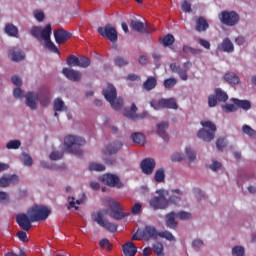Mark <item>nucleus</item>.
Listing matches in <instances>:
<instances>
[{"mask_svg": "<svg viewBox=\"0 0 256 256\" xmlns=\"http://www.w3.org/2000/svg\"><path fill=\"white\" fill-rule=\"evenodd\" d=\"M102 95L115 111H119L123 108V98L117 97V89L113 84H108L107 87L102 90Z\"/></svg>", "mask_w": 256, "mask_h": 256, "instance_id": "obj_1", "label": "nucleus"}, {"mask_svg": "<svg viewBox=\"0 0 256 256\" xmlns=\"http://www.w3.org/2000/svg\"><path fill=\"white\" fill-rule=\"evenodd\" d=\"M87 142L85 139L79 136L68 135L64 138V145L68 153H73V155H83V149L81 147L85 146Z\"/></svg>", "mask_w": 256, "mask_h": 256, "instance_id": "obj_2", "label": "nucleus"}, {"mask_svg": "<svg viewBox=\"0 0 256 256\" xmlns=\"http://www.w3.org/2000/svg\"><path fill=\"white\" fill-rule=\"evenodd\" d=\"M27 214L31 216V220L34 223L47 221L49 215H51V210L43 205H34L27 211Z\"/></svg>", "mask_w": 256, "mask_h": 256, "instance_id": "obj_3", "label": "nucleus"}, {"mask_svg": "<svg viewBox=\"0 0 256 256\" xmlns=\"http://www.w3.org/2000/svg\"><path fill=\"white\" fill-rule=\"evenodd\" d=\"M202 129L197 133L199 139H203L207 143H211L215 139V131H217V126L211 121H201ZM209 129V130H205Z\"/></svg>", "mask_w": 256, "mask_h": 256, "instance_id": "obj_4", "label": "nucleus"}, {"mask_svg": "<svg viewBox=\"0 0 256 256\" xmlns=\"http://www.w3.org/2000/svg\"><path fill=\"white\" fill-rule=\"evenodd\" d=\"M107 215V211L105 210H100L96 213L92 214V220L97 223L100 227H103L106 231H109L110 233H116L117 231V224L111 223L103 217Z\"/></svg>", "mask_w": 256, "mask_h": 256, "instance_id": "obj_5", "label": "nucleus"}, {"mask_svg": "<svg viewBox=\"0 0 256 256\" xmlns=\"http://www.w3.org/2000/svg\"><path fill=\"white\" fill-rule=\"evenodd\" d=\"M98 34L104 39H108L112 43H115L119 37L117 36V29L111 24H106L105 26H100L97 28Z\"/></svg>", "mask_w": 256, "mask_h": 256, "instance_id": "obj_6", "label": "nucleus"}, {"mask_svg": "<svg viewBox=\"0 0 256 256\" xmlns=\"http://www.w3.org/2000/svg\"><path fill=\"white\" fill-rule=\"evenodd\" d=\"M219 19L223 25H227V27H234L239 23V14L235 11H222L219 15Z\"/></svg>", "mask_w": 256, "mask_h": 256, "instance_id": "obj_7", "label": "nucleus"}, {"mask_svg": "<svg viewBox=\"0 0 256 256\" xmlns=\"http://www.w3.org/2000/svg\"><path fill=\"white\" fill-rule=\"evenodd\" d=\"M191 65H193L191 62H185L181 68V65L178 63H171L170 69L172 73H177L182 81H187V79H189L187 72L191 69Z\"/></svg>", "mask_w": 256, "mask_h": 256, "instance_id": "obj_8", "label": "nucleus"}, {"mask_svg": "<svg viewBox=\"0 0 256 256\" xmlns=\"http://www.w3.org/2000/svg\"><path fill=\"white\" fill-rule=\"evenodd\" d=\"M100 181L104 183V185H108V187H116V189H123L125 186L119 176L115 174H104L100 177Z\"/></svg>", "mask_w": 256, "mask_h": 256, "instance_id": "obj_9", "label": "nucleus"}, {"mask_svg": "<svg viewBox=\"0 0 256 256\" xmlns=\"http://www.w3.org/2000/svg\"><path fill=\"white\" fill-rule=\"evenodd\" d=\"M229 99V95L225 91H223L221 88L215 89V95H210L208 97V105L209 107H217V101L220 103H226V101Z\"/></svg>", "mask_w": 256, "mask_h": 256, "instance_id": "obj_10", "label": "nucleus"}, {"mask_svg": "<svg viewBox=\"0 0 256 256\" xmlns=\"http://www.w3.org/2000/svg\"><path fill=\"white\" fill-rule=\"evenodd\" d=\"M109 217L114 219L115 221H121V219H125V217H129V213L123 212V206H121L118 202H113L110 204V212Z\"/></svg>", "mask_w": 256, "mask_h": 256, "instance_id": "obj_11", "label": "nucleus"}, {"mask_svg": "<svg viewBox=\"0 0 256 256\" xmlns=\"http://www.w3.org/2000/svg\"><path fill=\"white\" fill-rule=\"evenodd\" d=\"M52 31L51 24H47L42 32L43 41H45L46 48L49 49V51H52V53H59V49L55 46L53 41H51Z\"/></svg>", "mask_w": 256, "mask_h": 256, "instance_id": "obj_12", "label": "nucleus"}, {"mask_svg": "<svg viewBox=\"0 0 256 256\" xmlns=\"http://www.w3.org/2000/svg\"><path fill=\"white\" fill-rule=\"evenodd\" d=\"M16 223L23 231H29L33 227L32 223H35V221L31 219V215L20 213L16 216Z\"/></svg>", "mask_w": 256, "mask_h": 256, "instance_id": "obj_13", "label": "nucleus"}, {"mask_svg": "<svg viewBox=\"0 0 256 256\" xmlns=\"http://www.w3.org/2000/svg\"><path fill=\"white\" fill-rule=\"evenodd\" d=\"M150 207L154 209V211H157L159 209H167L169 207V200L165 198V196H155L153 197L149 202Z\"/></svg>", "mask_w": 256, "mask_h": 256, "instance_id": "obj_14", "label": "nucleus"}, {"mask_svg": "<svg viewBox=\"0 0 256 256\" xmlns=\"http://www.w3.org/2000/svg\"><path fill=\"white\" fill-rule=\"evenodd\" d=\"M123 115L128 119H133V121H137V119H145V117H147V111H144L142 114L137 115V105L133 103L131 105V108L124 109Z\"/></svg>", "mask_w": 256, "mask_h": 256, "instance_id": "obj_15", "label": "nucleus"}, {"mask_svg": "<svg viewBox=\"0 0 256 256\" xmlns=\"http://www.w3.org/2000/svg\"><path fill=\"white\" fill-rule=\"evenodd\" d=\"M156 166H157V163L153 158H145L140 163V168L142 170V173H144V175H153V171H155Z\"/></svg>", "mask_w": 256, "mask_h": 256, "instance_id": "obj_16", "label": "nucleus"}, {"mask_svg": "<svg viewBox=\"0 0 256 256\" xmlns=\"http://www.w3.org/2000/svg\"><path fill=\"white\" fill-rule=\"evenodd\" d=\"M70 37H73V34L63 28H58L54 31V39L57 45H63V43L69 41Z\"/></svg>", "mask_w": 256, "mask_h": 256, "instance_id": "obj_17", "label": "nucleus"}, {"mask_svg": "<svg viewBox=\"0 0 256 256\" xmlns=\"http://www.w3.org/2000/svg\"><path fill=\"white\" fill-rule=\"evenodd\" d=\"M62 74L64 75V77H66V79L72 81L73 83L81 81L83 77V74H81L80 71L74 70L72 68H63Z\"/></svg>", "mask_w": 256, "mask_h": 256, "instance_id": "obj_18", "label": "nucleus"}, {"mask_svg": "<svg viewBox=\"0 0 256 256\" xmlns=\"http://www.w3.org/2000/svg\"><path fill=\"white\" fill-rule=\"evenodd\" d=\"M17 183H19V176L16 174L4 175L0 178V187H9L10 185H17Z\"/></svg>", "mask_w": 256, "mask_h": 256, "instance_id": "obj_19", "label": "nucleus"}, {"mask_svg": "<svg viewBox=\"0 0 256 256\" xmlns=\"http://www.w3.org/2000/svg\"><path fill=\"white\" fill-rule=\"evenodd\" d=\"M158 106H160L161 109H178L179 107L175 98H161L158 101Z\"/></svg>", "mask_w": 256, "mask_h": 256, "instance_id": "obj_20", "label": "nucleus"}, {"mask_svg": "<svg viewBox=\"0 0 256 256\" xmlns=\"http://www.w3.org/2000/svg\"><path fill=\"white\" fill-rule=\"evenodd\" d=\"M165 219L166 227H168V229H172L173 231H175V229H177V227L179 226V223L175 221V219H177V213H175L174 211L166 214Z\"/></svg>", "mask_w": 256, "mask_h": 256, "instance_id": "obj_21", "label": "nucleus"}, {"mask_svg": "<svg viewBox=\"0 0 256 256\" xmlns=\"http://www.w3.org/2000/svg\"><path fill=\"white\" fill-rule=\"evenodd\" d=\"M39 100V95L35 92H28L26 94V105L30 109H37V101Z\"/></svg>", "mask_w": 256, "mask_h": 256, "instance_id": "obj_22", "label": "nucleus"}, {"mask_svg": "<svg viewBox=\"0 0 256 256\" xmlns=\"http://www.w3.org/2000/svg\"><path fill=\"white\" fill-rule=\"evenodd\" d=\"M9 55L12 61H23L25 59V53L18 47L10 48Z\"/></svg>", "mask_w": 256, "mask_h": 256, "instance_id": "obj_23", "label": "nucleus"}, {"mask_svg": "<svg viewBox=\"0 0 256 256\" xmlns=\"http://www.w3.org/2000/svg\"><path fill=\"white\" fill-rule=\"evenodd\" d=\"M218 49L220 51H224V53H233L235 51V46L231 39L225 38L220 45H218Z\"/></svg>", "mask_w": 256, "mask_h": 256, "instance_id": "obj_24", "label": "nucleus"}, {"mask_svg": "<svg viewBox=\"0 0 256 256\" xmlns=\"http://www.w3.org/2000/svg\"><path fill=\"white\" fill-rule=\"evenodd\" d=\"M122 251L125 256H135L137 255V246L133 242H126L122 246Z\"/></svg>", "mask_w": 256, "mask_h": 256, "instance_id": "obj_25", "label": "nucleus"}, {"mask_svg": "<svg viewBox=\"0 0 256 256\" xmlns=\"http://www.w3.org/2000/svg\"><path fill=\"white\" fill-rule=\"evenodd\" d=\"M167 129H169L168 122H161L157 125V133L158 135L164 139V141H169V135H167Z\"/></svg>", "mask_w": 256, "mask_h": 256, "instance_id": "obj_26", "label": "nucleus"}, {"mask_svg": "<svg viewBox=\"0 0 256 256\" xmlns=\"http://www.w3.org/2000/svg\"><path fill=\"white\" fill-rule=\"evenodd\" d=\"M209 27V22H207V19H205V17L200 16L197 20H196V26H195V30L198 33H203L205 32Z\"/></svg>", "mask_w": 256, "mask_h": 256, "instance_id": "obj_27", "label": "nucleus"}, {"mask_svg": "<svg viewBox=\"0 0 256 256\" xmlns=\"http://www.w3.org/2000/svg\"><path fill=\"white\" fill-rule=\"evenodd\" d=\"M230 101L236 105L237 109H243L244 111H249V109H251V102L249 100L231 98Z\"/></svg>", "mask_w": 256, "mask_h": 256, "instance_id": "obj_28", "label": "nucleus"}, {"mask_svg": "<svg viewBox=\"0 0 256 256\" xmlns=\"http://www.w3.org/2000/svg\"><path fill=\"white\" fill-rule=\"evenodd\" d=\"M122 148H123V143L116 141L106 146V152L109 153V155H115V153H119V151H121Z\"/></svg>", "mask_w": 256, "mask_h": 256, "instance_id": "obj_29", "label": "nucleus"}, {"mask_svg": "<svg viewBox=\"0 0 256 256\" xmlns=\"http://www.w3.org/2000/svg\"><path fill=\"white\" fill-rule=\"evenodd\" d=\"M144 237L147 239H159V232L154 226H146L144 229Z\"/></svg>", "mask_w": 256, "mask_h": 256, "instance_id": "obj_30", "label": "nucleus"}, {"mask_svg": "<svg viewBox=\"0 0 256 256\" xmlns=\"http://www.w3.org/2000/svg\"><path fill=\"white\" fill-rule=\"evenodd\" d=\"M4 31L8 37H19V29L11 23L5 25Z\"/></svg>", "mask_w": 256, "mask_h": 256, "instance_id": "obj_31", "label": "nucleus"}, {"mask_svg": "<svg viewBox=\"0 0 256 256\" xmlns=\"http://www.w3.org/2000/svg\"><path fill=\"white\" fill-rule=\"evenodd\" d=\"M157 87V78L150 76L147 80L143 83V88L145 91H153Z\"/></svg>", "mask_w": 256, "mask_h": 256, "instance_id": "obj_32", "label": "nucleus"}, {"mask_svg": "<svg viewBox=\"0 0 256 256\" xmlns=\"http://www.w3.org/2000/svg\"><path fill=\"white\" fill-rule=\"evenodd\" d=\"M224 79L226 83H229L230 85H239V76L233 72L226 73L224 75Z\"/></svg>", "mask_w": 256, "mask_h": 256, "instance_id": "obj_33", "label": "nucleus"}, {"mask_svg": "<svg viewBox=\"0 0 256 256\" xmlns=\"http://www.w3.org/2000/svg\"><path fill=\"white\" fill-rule=\"evenodd\" d=\"M130 27L133 31H137V33H143V31H145V24L140 20H132L130 22Z\"/></svg>", "mask_w": 256, "mask_h": 256, "instance_id": "obj_34", "label": "nucleus"}, {"mask_svg": "<svg viewBox=\"0 0 256 256\" xmlns=\"http://www.w3.org/2000/svg\"><path fill=\"white\" fill-rule=\"evenodd\" d=\"M131 139L136 145H145V135L143 133L135 132L131 135Z\"/></svg>", "mask_w": 256, "mask_h": 256, "instance_id": "obj_35", "label": "nucleus"}, {"mask_svg": "<svg viewBox=\"0 0 256 256\" xmlns=\"http://www.w3.org/2000/svg\"><path fill=\"white\" fill-rule=\"evenodd\" d=\"M182 51L186 55H189V53H191V55H201V53H203L202 49L193 48L189 45H184Z\"/></svg>", "mask_w": 256, "mask_h": 256, "instance_id": "obj_36", "label": "nucleus"}, {"mask_svg": "<svg viewBox=\"0 0 256 256\" xmlns=\"http://www.w3.org/2000/svg\"><path fill=\"white\" fill-rule=\"evenodd\" d=\"M32 37H35L38 39V41H41L43 39V29L39 26H33L31 31H30Z\"/></svg>", "mask_w": 256, "mask_h": 256, "instance_id": "obj_37", "label": "nucleus"}, {"mask_svg": "<svg viewBox=\"0 0 256 256\" xmlns=\"http://www.w3.org/2000/svg\"><path fill=\"white\" fill-rule=\"evenodd\" d=\"M164 47H171L173 43H175V36L172 34H167L163 37V39L160 41Z\"/></svg>", "mask_w": 256, "mask_h": 256, "instance_id": "obj_38", "label": "nucleus"}, {"mask_svg": "<svg viewBox=\"0 0 256 256\" xmlns=\"http://www.w3.org/2000/svg\"><path fill=\"white\" fill-rule=\"evenodd\" d=\"M154 181H156V183H163V181H165V168H159L156 170Z\"/></svg>", "mask_w": 256, "mask_h": 256, "instance_id": "obj_39", "label": "nucleus"}, {"mask_svg": "<svg viewBox=\"0 0 256 256\" xmlns=\"http://www.w3.org/2000/svg\"><path fill=\"white\" fill-rule=\"evenodd\" d=\"M54 111H67V106H65V102L60 98L54 100Z\"/></svg>", "mask_w": 256, "mask_h": 256, "instance_id": "obj_40", "label": "nucleus"}, {"mask_svg": "<svg viewBox=\"0 0 256 256\" xmlns=\"http://www.w3.org/2000/svg\"><path fill=\"white\" fill-rule=\"evenodd\" d=\"M66 63L68 67H79V57L75 55L68 56Z\"/></svg>", "mask_w": 256, "mask_h": 256, "instance_id": "obj_41", "label": "nucleus"}, {"mask_svg": "<svg viewBox=\"0 0 256 256\" xmlns=\"http://www.w3.org/2000/svg\"><path fill=\"white\" fill-rule=\"evenodd\" d=\"M242 133H244V135H248V137H256L255 129L251 128V126L247 124L242 126Z\"/></svg>", "mask_w": 256, "mask_h": 256, "instance_id": "obj_42", "label": "nucleus"}, {"mask_svg": "<svg viewBox=\"0 0 256 256\" xmlns=\"http://www.w3.org/2000/svg\"><path fill=\"white\" fill-rule=\"evenodd\" d=\"M158 236L161 237L162 239H166V241H176V238L173 236V233L167 230L159 232Z\"/></svg>", "mask_w": 256, "mask_h": 256, "instance_id": "obj_43", "label": "nucleus"}, {"mask_svg": "<svg viewBox=\"0 0 256 256\" xmlns=\"http://www.w3.org/2000/svg\"><path fill=\"white\" fill-rule=\"evenodd\" d=\"M163 243L157 242L153 245V251L157 256H165V252H163Z\"/></svg>", "mask_w": 256, "mask_h": 256, "instance_id": "obj_44", "label": "nucleus"}, {"mask_svg": "<svg viewBox=\"0 0 256 256\" xmlns=\"http://www.w3.org/2000/svg\"><path fill=\"white\" fill-rule=\"evenodd\" d=\"M89 65H91V59H89L88 57L83 56L81 58H78V67H82V69H87Z\"/></svg>", "mask_w": 256, "mask_h": 256, "instance_id": "obj_45", "label": "nucleus"}, {"mask_svg": "<svg viewBox=\"0 0 256 256\" xmlns=\"http://www.w3.org/2000/svg\"><path fill=\"white\" fill-rule=\"evenodd\" d=\"M68 201H69V205H68V209H79V207L75 206V205H81V203H83V200H76L75 201V197H68Z\"/></svg>", "mask_w": 256, "mask_h": 256, "instance_id": "obj_46", "label": "nucleus"}, {"mask_svg": "<svg viewBox=\"0 0 256 256\" xmlns=\"http://www.w3.org/2000/svg\"><path fill=\"white\" fill-rule=\"evenodd\" d=\"M89 171H105V165L92 162L89 164Z\"/></svg>", "mask_w": 256, "mask_h": 256, "instance_id": "obj_47", "label": "nucleus"}, {"mask_svg": "<svg viewBox=\"0 0 256 256\" xmlns=\"http://www.w3.org/2000/svg\"><path fill=\"white\" fill-rule=\"evenodd\" d=\"M232 256H245V248L243 246H234L232 248Z\"/></svg>", "mask_w": 256, "mask_h": 256, "instance_id": "obj_48", "label": "nucleus"}, {"mask_svg": "<svg viewBox=\"0 0 256 256\" xmlns=\"http://www.w3.org/2000/svg\"><path fill=\"white\" fill-rule=\"evenodd\" d=\"M237 105L235 104H225L222 105V111H224V113H235V111H237Z\"/></svg>", "mask_w": 256, "mask_h": 256, "instance_id": "obj_49", "label": "nucleus"}, {"mask_svg": "<svg viewBox=\"0 0 256 256\" xmlns=\"http://www.w3.org/2000/svg\"><path fill=\"white\" fill-rule=\"evenodd\" d=\"M177 85V79L175 78H168L164 81L165 89H173Z\"/></svg>", "mask_w": 256, "mask_h": 256, "instance_id": "obj_50", "label": "nucleus"}, {"mask_svg": "<svg viewBox=\"0 0 256 256\" xmlns=\"http://www.w3.org/2000/svg\"><path fill=\"white\" fill-rule=\"evenodd\" d=\"M176 217H179L181 221H189L191 219V213L185 212V211H180L176 213Z\"/></svg>", "mask_w": 256, "mask_h": 256, "instance_id": "obj_51", "label": "nucleus"}, {"mask_svg": "<svg viewBox=\"0 0 256 256\" xmlns=\"http://www.w3.org/2000/svg\"><path fill=\"white\" fill-rule=\"evenodd\" d=\"M185 152L189 161H195L197 159V153H195L191 147H186Z\"/></svg>", "mask_w": 256, "mask_h": 256, "instance_id": "obj_52", "label": "nucleus"}, {"mask_svg": "<svg viewBox=\"0 0 256 256\" xmlns=\"http://www.w3.org/2000/svg\"><path fill=\"white\" fill-rule=\"evenodd\" d=\"M7 149H19L21 147V141L11 140L6 145Z\"/></svg>", "mask_w": 256, "mask_h": 256, "instance_id": "obj_53", "label": "nucleus"}, {"mask_svg": "<svg viewBox=\"0 0 256 256\" xmlns=\"http://www.w3.org/2000/svg\"><path fill=\"white\" fill-rule=\"evenodd\" d=\"M114 63L117 67H125V65H129V62L125 60V58L119 56L114 59Z\"/></svg>", "mask_w": 256, "mask_h": 256, "instance_id": "obj_54", "label": "nucleus"}, {"mask_svg": "<svg viewBox=\"0 0 256 256\" xmlns=\"http://www.w3.org/2000/svg\"><path fill=\"white\" fill-rule=\"evenodd\" d=\"M16 237H18L19 241H22V243H29V238L27 237V233L24 231L17 232Z\"/></svg>", "mask_w": 256, "mask_h": 256, "instance_id": "obj_55", "label": "nucleus"}, {"mask_svg": "<svg viewBox=\"0 0 256 256\" xmlns=\"http://www.w3.org/2000/svg\"><path fill=\"white\" fill-rule=\"evenodd\" d=\"M49 157L51 161H59V159H63V152L53 151Z\"/></svg>", "mask_w": 256, "mask_h": 256, "instance_id": "obj_56", "label": "nucleus"}, {"mask_svg": "<svg viewBox=\"0 0 256 256\" xmlns=\"http://www.w3.org/2000/svg\"><path fill=\"white\" fill-rule=\"evenodd\" d=\"M23 164L26 167H31V165H33V158H31L27 153L23 154Z\"/></svg>", "mask_w": 256, "mask_h": 256, "instance_id": "obj_57", "label": "nucleus"}, {"mask_svg": "<svg viewBox=\"0 0 256 256\" xmlns=\"http://www.w3.org/2000/svg\"><path fill=\"white\" fill-rule=\"evenodd\" d=\"M107 247L106 249H107V251H111V249H113V246L109 243V239H107V238H104V239H102V240H100V242H99V247Z\"/></svg>", "mask_w": 256, "mask_h": 256, "instance_id": "obj_58", "label": "nucleus"}, {"mask_svg": "<svg viewBox=\"0 0 256 256\" xmlns=\"http://www.w3.org/2000/svg\"><path fill=\"white\" fill-rule=\"evenodd\" d=\"M181 7L184 13H191V2L189 0H184Z\"/></svg>", "mask_w": 256, "mask_h": 256, "instance_id": "obj_59", "label": "nucleus"}, {"mask_svg": "<svg viewBox=\"0 0 256 256\" xmlns=\"http://www.w3.org/2000/svg\"><path fill=\"white\" fill-rule=\"evenodd\" d=\"M34 17H35L36 21H39L40 23L42 21H45V13H43V11L35 10Z\"/></svg>", "mask_w": 256, "mask_h": 256, "instance_id": "obj_60", "label": "nucleus"}, {"mask_svg": "<svg viewBox=\"0 0 256 256\" xmlns=\"http://www.w3.org/2000/svg\"><path fill=\"white\" fill-rule=\"evenodd\" d=\"M141 203H135L131 209L133 215H139L141 213Z\"/></svg>", "mask_w": 256, "mask_h": 256, "instance_id": "obj_61", "label": "nucleus"}, {"mask_svg": "<svg viewBox=\"0 0 256 256\" xmlns=\"http://www.w3.org/2000/svg\"><path fill=\"white\" fill-rule=\"evenodd\" d=\"M0 203H9V194L7 192L0 191Z\"/></svg>", "mask_w": 256, "mask_h": 256, "instance_id": "obj_62", "label": "nucleus"}, {"mask_svg": "<svg viewBox=\"0 0 256 256\" xmlns=\"http://www.w3.org/2000/svg\"><path fill=\"white\" fill-rule=\"evenodd\" d=\"M225 140L224 138H219L217 141H216V147L218 149V151H223V148L225 147Z\"/></svg>", "mask_w": 256, "mask_h": 256, "instance_id": "obj_63", "label": "nucleus"}, {"mask_svg": "<svg viewBox=\"0 0 256 256\" xmlns=\"http://www.w3.org/2000/svg\"><path fill=\"white\" fill-rule=\"evenodd\" d=\"M221 167H222V164L217 160H213L212 164L210 165V169L213 171H219Z\"/></svg>", "mask_w": 256, "mask_h": 256, "instance_id": "obj_64", "label": "nucleus"}]
</instances>
